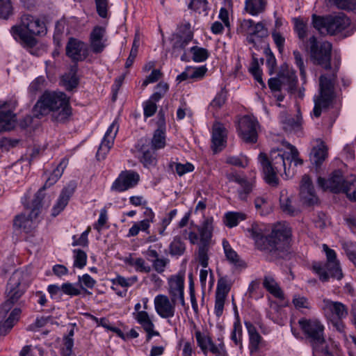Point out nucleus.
Masks as SVG:
<instances>
[{"mask_svg":"<svg viewBox=\"0 0 356 356\" xmlns=\"http://www.w3.org/2000/svg\"><path fill=\"white\" fill-rule=\"evenodd\" d=\"M264 230V224L254 222L247 229V232L254 241L257 248L269 254L272 259H286L289 253L290 228L285 225L277 224L265 238Z\"/></svg>","mask_w":356,"mask_h":356,"instance_id":"obj_1","label":"nucleus"},{"mask_svg":"<svg viewBox=\"0 0 356 356\" xmlns=\"http://www.w3.org/2000/svg\"><path fill=\"white\" fill-rule=\"evenodd\" d=\"M23 278V271L17 270L7 284V300L0 306V336L6 335L19 319L21 309L19 308H15L9 315L8 314L24 293Z\"/></svg>","mask_w":356,"mask_h":356,"instance_id":"obj_2","label":"nucleus"},{"mask_svg":"<svg viewBox=\"0 0 356 356\" xmlns=\"http://www.w3.org/2000/svg\"><path fill=\"white\" fill-rule=\"evenodd\" d=\"M33 115L40 118L51 112L52 120L65 122L72 115L70 99L63 92L45 91L33 107Z\"/></svg>","mask_w":356,"mask_h":356,"instance_id":"obj_3","label":"nucleus"},{"mask_svg":"<svg viewBox=\"0 0 356 356\" xmlns=\"http://www.w3.org/2000/svg\"><path fill=\"white\" fill-rule=\"evenodd\" d=\"M287 150L282 149H273L270 152L268 158L265 153L259 154L258 160L264 172V179L271 186L278 184V174L284 172L286 177L291 176L290 169L288 166Z\"/></svg>","mask_w":356,"mask_h":356,"instance_id":"obj_4","label":"nucleus"},{"mask_svg":"<svg viewBox=\"0 0 356 356\" xmlns=\"http://www.w3.org/2000/svg\"><path fill=\"white\" fill-rule=\"evenodd\" d=\"M334 67L331 72H326L319 77L318 95L314 98V107L313 114L318 118L323 110L327 108L335 97L334 87L337 83V72L340 60L334 58Z\"/></svg>","mask_w":356,"mask_h":356,"instance_id":"obj_5","label":"nucleus"},{"mask_svg":"<svg viewBox=\"0 0 356 356\" xmlns=\"http://www.w3.org/2000/svg\"><path fill=\"white\" fill-rule=\"evenodd\" d=\"M10 33L15 39L19 38L29 47H33L37 41L34 35H44L47 33V27L43 21L29 14L22 15L20 24L13 26Z\"/></svg>","mask_w":356,"mask_h":356,"instance_id":"obj_6","label":"nucleus"},{"mask_svg":"<svg viewBox=\"0 0 356 356\" xmlns=\"http://www.w3.org/2000/svg\"><path fill=\"white\" fill-rule=\"evenodd\" d=\"M300 327L314 350H323L326 343L325 325L316 318H301L298 321Z\"/></svg>","mask_w":356,"mask_h":356,"instance_id":"obj_7","label":"nucleus"},{"mask_svg":"<svg viewBox=\"0 0 356 356\" xmlns=\"http://www.w3.org/2000/svg\"><path fill=\"white\" fill-rule=\"evenodd\" d=\"M312 24L321 35H334L350 26V21L343 13L326 17L313 15Z\"/></svg>","mask_w":356,"mask_h":356,"instance_id":"obj_8","label":"nucleus"},{"mask_svg":"<svg viewBox=\"0 0 356 356\" xmlns=\"http://www.w3.org/2000/svg\"><path fill=\"white\" fill-rule=\"evenodd\" d=\"M322 247L326 255V262L324 265L314 264V270L318 275L322 282L328 281L330 277L341 280L343 277V273L335 251L330 249L326 244H323Z\"/></svg>","mask_w":356,"mask_h":356,"instance_id":"obj_9","label":"nucleus"},{"mask_svg":"<svg viewBox=\"0 0 356 356\" xmlns=\"http://www.w3.org/2000/svg\"><path fill=\"white\" fill-rule=\"evenodd\" d=\"M28 197L25 195L22 198V203L24 206L30 209V213L28 216L25 214L21 213L15 216L13 221V226L17 229H22L26 233H29L32 229L33 221L35 220L40 213V209L42 207V191L37 192L29 205L27 202Z\"/></svg>","mask_w":356,"mask_h":356,"instance_id":"obj_10","label":"nucleus"},{"mask_svg":"<svg viewBox=\"0 0 356 356\" xmlns=\"http://www.w3.org/2000/svg\"><path fill=\"white\" fill-rule=\"evenodd\" d=\"M310 58L315 65L323 67L326 70L332 69L330 64L331 52L332 46L327 41L318 42L315 36H312L309 40Z\"/></svg>","mask_w":356,"mask_h":356,"instance_id":"obj_11","label":"nucleus"},{"mask_svg":"<svg viewBox=\"0 0 356 356\" xmlns=\"http://www.w3.org/2000/svg\"><path fill=\"white\" fill-rule=\"evenodd\" d=\"M241 30L247 35V41L258 48V42L268 36V29L262 22L255 23L252 19H243L241 23Z\"/></svg>","mask_w":356,"mask_h":356,"instance_id":"obj_12","label":"nucleus"},{"mask_svg":"<svg viewBox=\"0 0 356 356\" xmlns=\"http://www.w3.org/2000/svg\"><path fill=\"white\" fill-rule=\"evenodd\" d=\"M17 104L15 97L0 104V131H10L15 127L17 119L14 111Z\"/></svg>","mask_w":356,"mask_h":356,"instance_id":"obj_13","label":"nucleus"},{"mask_svg":"<svg viewBox=\"0 0 356 356\" xmlns=\"http://www.w3.org/2000/svg\"><path fill=\"white\" fill-rule=\"evenodd\" d=\"M259 122L252 116L245 115L238 122V135L243 140L254 143L257 140V128Z\"/></svg>","mask_w":356,"mask_h":356,"instance_id":"obj_14","label":"nucleus"},{"mask_svg":"<svg viewBox=\"0 0 356 356\" xmlns=\"http://www.w3.org/2000/svg\"><path fill=\"white\" fill-rule=\"evenodd\" d=\"M140 181L139 174L134 170L122 171L113 182L111 191L122 193L135 187Z\"/></svg>","mask_w":356,"mask_h":356,"instance_id":"obj_15","label":"nucleus"},{"mask_svg":"<svg viewBox=\"0 0 356 356\" xmlns=\"http://www.w3.org/2000/svg\"><path fill=\"white\" fill-rule=\"evenodd\" d=\"M135 156L145 168L154 167L157 159L154 150L149 147V143L147 138H141L135 145Z\"/></svg>","mask_w":356,"mask_h":356,"instance_id":"obj_16","label":"nucleus"},{"mask_svg":"<svg viewBox=\"0 0 356 356\" xmlns=\"http://www.w3.org/2000/svg\"><path fill=\"white\" fill-rule=\"evenodd\" d=\"M322 309L328 320L344 319L348 315V308L343 303L330 299L323 300Z\"/></svg>","mask_w":356,"mask_h":356,"instance_id":"obj_17","label":"nucleus"},{"mask_svg":"<svg viewBox=\"0 0 356 356\" xmlns=\"http://www.w3.org/2000/svg\"><path fill=\"white\" fill-rule=\"evenodd\" d=\"M226 177L229 181L238 184V188L236 190L237 197L242 201H246L254 187V179H248L245 177H242L236 172L228 173L226 175Z\"/></svg>","mask_w":356,"mask_h":356,"instance_id":"obj_18","label":"nucleus"},{"mask_svg":"<svg viewBox=\"0 0 356 356\" xmlns=\"http://www.w3.org/2000/svg\"><path fill=\"white\" fill-rule=\"evenodd\" d=\"M65 54L73 62H79L87 58L88 49L86 44L83 41L70 38L66 44Z\"/></svg>","mask_w":356,"mask_h":356,"instance_id":"obj_19","label":"nucleus"},{"mask_svg":"<svg viewBox=\"0 0 356 356\" xmlns=\"http://www.w3.org/2000/svg\"><path fill=\"white\" fill-rule=\"evenodd\" d=\"M169 298L172 301L179 302L183 307L186 305L184 298V277L180 275L170 276L168 280Z\"/></svg>","mask_w":356,"mask_h":356,"instance_id":"obj_20","label":"nucleus"},{"mask_svg":"<svg viewBox=\"0 0 356 356\" xmlns=\"http://www.w3.org/2000/svg\"><path fill=\"white\" fill-rule=\"evenodd\" d=\"M176 301L163 294H159L154 299V309L156 314L162 318H170L175 314Z\"/></svg>","mask_w":356,"mask_h":356,"instance_id":"obj_21","label":"nucleus"},{"mask_svg":"<svg viewBox=\"0 0 356 356\" xmlns=\"http://www.w3.org/2000/svg\"><path fill=\"white\" fill-rule=\"evenodd\" d=\"M89 44L94 54L102 53L107 46L106 30L105 27L95 26L89 37Z\"/></svg>","mask_w":356,"mask_h":356,"instance_id":"obj_22","label":"nucleus"},{"mask_svg":"<svg viewBox=\"0 0 356 356\" xmlns=\"http://www.w3.org/2000/svg\"><path fill=\"white\" fill-rule=\"evenodd\" d=\"M299 195L303 204L308 206H314L318 202V198L314 191L310 177L305 175L300 185Z\"/></svg>","mask_w":356,"mask_h":356,"instance_id":"obj_23","label":"nucleus"},{"mask_svg":"<svg viewBox=\"0 0 356 356\" xmlns=\"http://www.w3.org/2000/svg\"><path fill=\"white\" fill-rule=\"evenodd\" d=\"M118 131V126L113 122L108 128L100 145L96 157L98 160H103L113 147L114 140Z\"/></svg>","mask_w":356,"mask_h":356,"instance_id":"obj_24","label":"nucleus"},{"mask_svg":"<svg viewBox=\"0 0 356 356\" xmlns=\"http://www.w3.org/2000/svg\"><path fill=\"white\" fill-rule=\"evenodd\" d=\"M345 180L341 171L335 170L328 179L318 177L317 182L318 185L323 190H330L332 193H339L343 189Z\"/></svg>","mask_w":356,"mask_h":356,"instance_id":"obj_25","label":"nucleus"},{"mask_svg":"<svg viewBox=\"0 0 356 356\" xmlns=\"http://www.w3.org/2000/svg\"><path fill=\"white\" fill-rule=\"evenodd\" d=\"M195 338L197 345L204 355H207L208 351H210L216 355H223L224 344L222 343L218 346L215 345L208 335L202 334L200 331L195 332Z\"/></svg>","mask_w":356,"mask_h":356,"instance_id":"obj_26","label":"nucleus"},{"mask_svg":"<svg viewBox=\"0 0 356 356\" xmlns=\"http://www.w3.org/2000/svg\"><path fill=\"white\" fill-rule=\"evenodd\" d=\"M211 148L215 153L220 152L227 144V130L224 125L216 122L212 128Z\"/></svg>","mask_w":356,"mask_h":356,"instance_id":"obj_27","label":"nucleus"},{"mask_svg":"<svg viewBox=\"0 0 356 356\" xmlns=\"http://www.w3.org/2000/svg\"><path fill=\"white\" fill-rule=\"evenodd\" d=\"M191 41V36L174 35L171 40L172 54L175 57L180 56L182 61H188L189 59L186 55V47Z\"/></svg>","mask_w":356,"mask_h":356,"instance_id":"obj_28","label":"nucleus"},{"mask_svg":"<svg viewBox=\"0 0 356 356\" xmlns=\"http://www.w3.org/2000/svg\"><path fill=\"white\" fill-rule=\"evenodd\" d=\"M134 319L141 325L144 331L147 333V342H149L153 337L160 335V333L154 330L155 325L152 317L147 312H138Z\"/></svg>","mask_w":356,"mask_h":356,"instance_id":"obj_29","label":"nucleus"},{"mask_svg":"<svg viewBox=\"0 0 356 356\" xmlns=\"http://www.w3.org/2000/svg\"><path fill=\"white\" fill-rule=\"evenodd\" d=\"M74 184H70L62 190L56 204L53 207L51 213L53 216H58L65 208L70 197L74 192Z\"/></svg>","mask_w":356,"mask_h":356,"instance_id":"obj_30","label":"nucleus"},{"mask_svg":"<svg viewBox=\"0 0 356 356\" xmlns=\"http://www.w3.org/2000/svg\"><path fill=\"white\" fill-rule=\"evenodd\" d=\"M213 218H205L202 223L197 227L200 234V244L209 246L213 231Z\"/></svg>","mask_w":356,"mask_h":356,"instance_id":"obj_31","label":"nucleus"},{"mask_svg":"<svg viewBox=\"0 0 356 356\" xmlns=\"http://www.w3.org/2000/svg\"><path fill=\"white\" fill-rule=\"evenodd\" d=\"M302 120V117L299 114L292 116L286 113H282L280 115V122L283 129L286 131L298 132L301 129Z\"/></svg>","mask_w":356,"mask_h":356,"instance_id":"obj_32","label":"nucleus"},{"mask_svg":"<svg viewBox=\"0 0 356 356\" xmlns=\"http://www.w3.org/2000/svg\"><path fill=\"white\" fill-rule=\"evenodd\" d=\"M68 165V159L67 158H63L60 161L59 164L57 167L53 170L51 175L49 176L47 179L46 180L44 186L41 188L38 192L42 191L48 187L54 185L62 176L64 170ZM42 198L44 197L43 193H42Z\"/></svg>","mask_w":356,"mask_h":356,"instance_id":"obj_33","label":"nucleus"},{"mask_svg":"<svg viewBox=\"0 0 356 356\" xmlns=\"http://www.w3.org/2000/svg\"><path fill=\"white\" fill-rule=\"evenodd\" d=\"M68 165V159L67 158H63L60 161L59 164L57 167L53 170L51 175L49 176L47 179L46 180L44 186L41 188L38 192L42 191L48 187L54 185L62 176L64 170ZM42 198L44 197L43 193H42Z\"/></svg>","mask_w":356,"mask_h":356,"instance_id":"obj_34","label":"nucleus"},{"mask_svg":"<svg viewBox=\"0 0 356 356\" xmlns=\"http://www.w3.org/2000/svg\"><path fill=\"white\" fill-rule=\"evenodd\" d=\"M112 286L111 288L116 291L117 286H120L125 289L122 291H117L116 293L120 297H124L127 294V289L133 286L135 283L138 282V277L134 275L130 277H124L121 275H117L116 277L112 279Z\"/></svg>","mask_w":356,"mask_h":356,"instance_id":"obj_35","label":"nucleus"},{"mask_svg":"<svg viewBox=\"0 0 356 356\" xmlns=\"http://www.w3.org/2000/svg\"><path fill=\"white\" fill-rule=\"evenodd\" d=\"M124 262L133 266L136 272L138 273H149L152 270L151 266L148 265L144 259L141 257L134 258L131 254L123 259Z\"/></svg>","mask_w":356,"mask_h":356,"instance_id":"obj_36","label":"nucleus"},{"mask_svg":"<svg viewBox=\"0 0 356 356\" xmlns=\"http://www.w3.org/2000/svg\"><path fill=\"white\" fill-rule=\"evenodd\" d=\"M63 86L67 90H72L79 84V77L76 74V67H72L70 72L63 74L60 80Z\"/></svg>","mask_w":356,"mask_h":356,"instance_id":"obj_37","label":"nucleus"},{"mask_svg":"<svg viewBox=\"0 0 356 356\" xmlns=\"http://www.w3.org/2000/svg\"><path fill=\"white\" fill-rule=\"evenodd\" d=\"M327 156V148L323 143H321L313 148L312 152V161L316 167H318L325 161Z\"/></svg>","mask_w":356,"mask_h":356,"instance_id":"obj_38","label":"nucleus"},{"mask_svg":"<svg viewBox=\"0 0 356 356\" xmlns=\"http://www.w3.org/2000/svg\"><path fill=\"white\" fill-rule=\"evenodd\" d=\"M341 193H345L350 201L356 200V175H350L346 178Z\"/></svg>","mask_w":356,"mask_h":356,"instance_id":"obj_39","label":"nucleus"},{"mask_svg":"<svg viewBox=\"0 0 356 356\" xmlns=\"http://www.w3.org/2000/svg\"><path fill=\"white\" fill-rule=\"evenodd\" d=\"M263 285L273 296L277 298L284 299V293L282 289L271 276H265Z\"/></svg>","mask_w":356,"mask_h":356,"instance_id":"obj_40","label":"nucleus"},{"mask_svg":"<svg viewBox=\"0 0 356 356\" xmlns=\"http://www.w3.org/2000/svg\"><path fill=\"white\" fill-rule=\"evenodd\" d=\"M265 4V0H245V8L250 15L255 16L264 10Z\"/></svg>","mask_w":356,"mask_h":356,"instance_id":"obj_41","label":"nucleus"},{"mask_svg":"<svg viewBox=\"0 0 356 356\" xmlns=\"http://www.w3.org/2000/svg\"><path fill=\"white\" fill-rule=\"evenodd\" d=\"M280 208L282 211L291 216H295L298 213L297 210L291 204V200L286 195L285 191H282L280 197Z\"/></svg>","mask_w":356,"mask_h":356,"instance_id":"obj_42","label":"nucleus"},{"mask_svg":"<svg viewBox=\"0 0 356 356\" xmlns=\"http://www.w3.org/2000/svg\"><path fill=\"white\" fill-rule=\"evenodd\" d=\"M222 247L227 259L234 266H241V261L238 254L232 249L229 243L226 239L222 241Z\"/></svg>","mask_w":356,"mask_h":356,"instance_id":"obj_43","label":"nucleus"},{"mask_svg":"<svg viewBox=\"0 0 356 356\" xmlns=\"http://www.w3.org/2000/svg\"><path fill=\"white\" fill-rule=\"evenodd\" d=\"M151 144L154 150L162 149L165 146V134L164 130L159 128L154 131Z\"/></svg>","mask_w":356,"mask_h":356,"instance_id":"obj_44","label":"nucleus"},{"mask_svg":"<svg viewBox=\"0 0 356 356\" xmlns=\"http://www.w3.org/2000/svg\"><path fill=\"white\" fill-rule=\"evenodd\" d=\"M286 148L287 150V157L288 159V165L290 168L292 162L294 163L296 166L301 165L303 163V161L301 159L298 157V149L292 145L286 143Z\"/></svg>","mask_w":356,"mask_h":356,"instance_id":"obj_45","label":"nucleus"},{"mask_svg":"<svg viewBox=\"0 0 356 356\" xmlns=\"http://www.w3.org/2000/svg\"><path fill=\"white\" fill-rule=\"evenodd\" d=\"M225 223L228 227H236L239 222L245 219V215L239 212H227L225 216Z\"/></svg>","mask_w":356,"mask_h":356,"instance_id":"obj_46","label":"nucleus"},{"mask_svg":"<svg viewBox=\"0 0 356 356\" xmlns=\"http://www.w3.org/2000/svg\"><path fill=\"white\" fill-rule=\"evenodd\" d=\"M170 254L172 256H180L184 254L186 250L185 243L180 237L175 236L169 246Z\"/></svg>","mask_w":356,"mask_h":356,"instance_id":"obj_47","label":"nucleus"},{"mask_svg":"<svg viewBox=\"0 0 356 356\" xmlns=\"http://www.w3.org/2000/svg\"><path fill=\"white\" fill-rule=\"evenodd\" d=\"M73 266L79 269H82L87 264V254L80 249H74L73 250Z\"/></svg>","mask_w":356,"mask_h":356,"instance_id":"obj_48","label":"nucleus"},{"mask_svg":"<svg viewBox=\"0 0 356 356\" xmlns=\"http://www.w3.org/2000/svg\"><path fill=\"white\" fill-rule=\"evenodd\" d=\"M190 51L193 54V60L196 63L204 62L209 57V51L207 49L194 46L190 48Z\"/></svg>","mask_w":356,"mask_h":356,"instance_id":"obj_49","label":"nucleus"},{"mask_svg":"<svg viewBox=\"0 0 356 356\" xmlns=\"http://www.w3.org/2000/svg\"><path fill=\"white\" fill-rule=\"evenodd\" d=\"M13 14V6L11 0H0V18L8 19Z\"/></svg>","mask_w":356,"mask_h":356,"instance_id":"obj_50","label":"nucleus"},{"mask_svg":"<svg viewBox=\"0 0 356 356\" xmlns=\"http://www.w3.org/2000/svg\"><path fill=\"white\" fill-rule=\"evenodd\" d=\"M227 97V90L225 88H222L210 103V107L216 110L220 108L225 104Z\"/></svg>","mask_w":356,"mask_h":356,"instance_id":"obj_51","label":"nucleus"},{"mask_svg":"<svg viewBox=\"0 0 356 356\" xmlns=\"http://www.w3.org/2000/svg\"><path fill=\"white\" fill-rule=\"evenodd\" d=\"M77 283L81 291L86 290V288L92 289L96 284V281L90 275L86 273L81 276H78Z\"/></svg>","mask_w":356,"mask_h":356,"instance_id":"obj_52","label":"nucleus"},{"mask_svg":"<svg viewBox=\"0 0 356 356\" xmlns=\"http://www.w3.org/2000/svg\"><path fill=\"white\" fill-rule=\"evenodd\" d=\"M78 286V283H63L61 285V291L65 295L70 296H76L81 293V289Z\"/></svg>","mask_w":356,"mask_h":356,"instance_id":"obj_53","label":"nucleus"},{"mask_svg":"<svg viewBox=\"0 0 356 356\" xmlns=\"http://www.w3.org/2000/svg\"><path fill=\"white\" fill-rule=\"evenodd\" d=\"M242 326L238 320L234 323L233 330L231 333V339L235 345L241 346Z\"/></svg>","mask_w":356,"mask_h":356,"instance_id":"obj_54","label":"nucleus"},{"mask_svg":"<svg viewBox=\"0 0 356 356\" xmlns=\"http://www.w3.org/2000/svg\"><path fill=\"white\" fill-rule=\"evenodd\" d=\"M226 163L234 166L245 168L248 165V159L245 156H229L226 159Z\"/></svg>","mask_w":356,"mask_h":356,"instance_id":"obj_55","label":"nucleus"},{"mask_svg":"<svg viewBox=\"0 0 356 356\" xmlns=\"http://www.w3.org/2000/svg\"><path fill=\"white\" fill-rule=\"evenodd\" d=\"M209 247L207 245H198V254H197V259L200 264L203 268H207L208 266V251Z\"/></svg>","mask_w":356,"mask_h":356,"instance_id":"obj_56","label":"nucleus"},{"mask_svg":"<svg viewBox=\"0 0 356 356\" xmlns=\"http://www.w3.org/2000/svg\"><path fill=\"white\" fill-rule=\"evenodd\" d=\"M293 54L294 56L295 63L300 70L301 79L305 81L306 79V71L302 55L297 50L293 51Z\"/></svg>","mask_w":356,"mask_h":356,"instance_id":"obj_57","label":"nucleus"},{"mask_svg":"<svg viewBox=\"0 0 356 356\" xmlns=\"http://www.w3.org/2000/svg\"><path fill=\"white\" fill-rule=\"evenodd\" d=\"M45 83L46 81L44 76H40L35 78L29 85V92L34 95L36 94L44 88Z\"/></svg>","mask_w":356,"mask_h":356,"instance_id":"obj_58","label":"nucleus"},{"mask_svg":"<svg viewBox=\"0 0 356 356\" xmlns=\"http://www.w3.org/2000/svg\"><path fill=\"white\" fill-rule=\"evenodd\" d=\"M294 22L295 32L300 40H304L307 35V24L302 20L296 18L294 19Z\"/></svg>","mask_w":356,"mask_h":356,"instance_id":"obj_59","label":"nucleus"},{"mask_svg":"<svg viewBox=\"0 0 356 356\" xmlns=\"http://www.w3.org/2000/svg\"><path fill=\"white\" fill-rule=\"evenodd\" d=\"M20 355L21 356H44L42 348L32 346L24 347L22 350Z\"/></svg>","mask_w":356,"mask_h":356,"instance_id":"obj_60","label":"nucleus"},{"mask_svg":"<svg viewBox=\"0 0 356 356\" xmlns=\"http://www.w3.org/2000/svg\"><path fill=\"white\" fill-rule=\"evenodd\" d=\"M138 47H139V38H138V37L136 36L134 40V42H133V45H132L129 56L127 58V61L125 63V67L127 68H129L132 65V64L137 56Z\"/></svg>","mask_w":356,"mask_h":356,"instance_id":"obj_61","label":"nucleus"},{"mask_svg":"<svg viewBox=\"0 0 356 356\" xmlns=\"http://www.w3.org/2000/svg\"><path fill=\"white\" fill-rule=\"evenodd\" d=\"M230 287L225 278H220L217 284L216 296L226 298Z\"/></svg>","mask_w":356,"mask_h":356,"instance_id":"obj_62","label":"nucleus"},{"mask_svg":"<svg viewBox=\"0 0 356 356\" xmlns=\"http://www.w3.org/2000/svg\"><path fill=\"white\" fill-rule=\"evenodd\" d=\"M169 262L170 260L168 258L159 257L152 261V267L158 273H162L165 271V267Z\"/></svg>","mask_w":356,"mask_h":356,"instance_id":"obj_63","label":"nucleus"},{"mask_svg":"<svg viewBox=\"0 0 356 356\" xmlns=\"http://www.w3.org/2000/svg\"><path fill=\"white\" fill-rule=\"evenodd\" d=\"M334 2L339 8L356 12V0H334Z\"/></svg>","mask_w":356,"mask_h":356,"instance_id":"obj_64","label":"nucleus"}]
</instances>
